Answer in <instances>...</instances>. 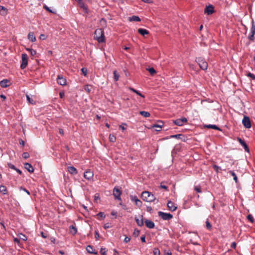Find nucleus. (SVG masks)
Returning <instances> with one entry per match:
<instances>
[{"label": "nucleus", "instance_id": "obj_12", "mask_svg": "<svg viewBox=\"0 0 255 255\" xmlns=\"http://www.w3.org/2000/svg\"><path fill=\"white\" fill-rule=\"evenodd\" d=\"M130 199L132 202H135L136 205L138 207H140L142 205V202L140 200H139L137 196H131Z\"/></svg>", "mask_w": 255, "mask_h": 255}, {"label": "nucleus", "instance_id": "obj_10", "mask_svg": "<svg viewBox=\"0 0 255 255\" xmlns=\"http://www.w3.org/2000/svg\"><path fill=\"white\" fill-rule=\"evenodd\" d=\"M214 12V7L212 4L207 6L205 9L204 12L207 15L212 14Z\"/></svg>", "mask_w": 255, "mask_h": 255}, {"label": "nucleus", "instance_id": "obj_40", "mask_svg": "<svg viewBox=\"0 0 255 255\" xmlns=\"http://www.w3.org/2000/svg\"><path fill=\"white\" fill-rule=\"evenodd\" d=\"M247 219L252 223L254 222V219L253 216L251 214H249L247 216Z\"/></svg>", "mask_w": 255, "mask_h": 255}, {"label": "nucleus", "instance_id": "obj_44", "mask_svg": "<svg viewBox=\"0 0 255 255\" xmlns=\"http://www.w3.org/2000/svg\"><path fill=\"white\" fill-rule=\"evenodd\" d=\"M29 156V153L28 152H25L22 153L23 158L26 159L28 158Z\"/></svg>", "mask_w": 255, "mask_h": 255}, {"label": "nucleus", "instance_id": "obj_2", "mask_svg": "<svg viewBox=\"0 0 255 255\" xmlns=\"http://www.w3.org/2000/svg\"><path fill=\"white\" fill-rule=\"evenodd\" d=\"M141 196L144 201L148 202H151L156 200V198L153 194L146 191L142 192Z\"/></svg>", "mask_w": 255, "mask_h": 255}, {"label": "nucleus", "instance_id": "obj_53", "mask_svg": "<svg viewBox=\"0 0 255 255\" xmlns=\"http://www.w3.org/2000/svg\"><path fill=\"white\" fill-rule=\"evenodd\" d=\"M20 190H22L23 191H24L25 192H26L28 195H30V192L28 190H27L25 188H23L22 187H21L20 188Z\"/></svg>", "mask_w": 255, "mask_h": 255}, {"label": "nucleus", "instance_id": "obj_36", "mask_svg": "<svg viewBox=\"0 0 255 255\" xmlns=\"http://www.w3.org/2000/svg\"><path fill=\"white\" fill-rule=\"evenodd\" d=\"M229 173L233 176L234 180L237 182L238 178H237V176L236 174H235V173L233 171H232V170H230L229 171Z\"/></svg>", "mask_w": 255, "mask_h": 255}, {"label": "nucleus", "instance_id": "obj_41", "mask_svg": "<svg viewBox=\"0 0 255 255\" xmlns=\"http://www.w3.org/2000/svg\"><path fill=\"white\" fill-rule=\"evenodd\" d=\"M19 239L24 241H25L27 240V237L24 235H23L22 234H20Z\"/></svg>", "mask_w": 255, "mask_h": 255}, {"label": "nucleus", "instance_id": "obj_20", "mask_svg": "<svg viewBox=\"0 0 255 255\" xmlns=\"http://www.w3.org/2000/svg\"><path fill=\"white\" fill-rule=\"evenodd\" d=\"M163 126V122L161 121H159L158 122V123L152 126V127L153 128H159V129H156V131H160V129Z\"/></svg>", "mask_w": 255, "mask_h": 255}, {"label": "nucleus", "instance_id": "obj_26", "mask_svg": "<svg viewBox=\"0 0 255 255\" xmlns=\"http://www.w3.org/2000/svg\"><path fill=\"white\" fill-rule=\"evenodd\" d=\"M0 192L3 195L7 194V190L6 187L4 185H0Z\"/></svg>", "mask_w": 255, "mask_h": 255}, {"label": "nucleus", "instance_id": "obj_30", "mask_svg": "<svg viewBox=\"0 0 255 255\" xmlns=\"http://www.w3.org/2000/svg\"><path fill=\"white\" fill-rule=\"evenodd\" d=\"M130 20L134 21H140V19L138 16L133 15L130 17Z\"/></svg>", "mask_w": 255, "mask_h": 255}, {"label": "nucleus", "instance_id": "obj_17", "mask_svg": "<svg viewBox=\"0 0 255 255\" xmlns=\"http://www.w3.org/2000/svg\"><path fill=\"white\" fill-rule=\"evenodd\" d=\"M24 168L30 173H32L34 171V169L30 163H25L24 164Z\"/></svg>", "mask_w": 255, "mask_h": 255}, {"label": "nucleus", "instance_id": "obj_48", "mask_svg": "<svg viewBox=\"0 0 255 255\" xmlns=\"http://www.w3.org/2000/svg\"><path fill=\"white\" fill-rule=\"evenodd\" d=\"M81 71H82V72L83 74L85 76H86V75H87V69L86 68H84V67L82 68L81 69Z\"/></svg>", "mask_w": 255, "mask_h": 255}, {"label": "nucleus", "instance_id": "obj_3", "mask_svg": "<svg viewBox=\"0 0 255 255\" xmlns=\"http://www.w3.org/2000/svg\"><path fill=\"white\" fill-rule=\"evenodd\" d=\"M196 61L198 64L201 69L203 70L207 69L208 63L204 59L201 57H198L196 58Z\"/></svg>", "mask_w": 255, "mask_h": 255}, {"label": "nucleus", "instance_id": "obj_45", "mask_svg": "<svg viewBox=\"0 0 255 255\" xmlns=\"http://www.w3.org/2000/svg\"><path fill=\"white\" fill-rule=\"evenodd\" d=\"M195 190L198 193H201L202 191L200 186H195L194 188Z\"/></svg>", "mask_w": 255, "mask_h": 255}, {"label": "nucleus", "instance_id": "obj_32", "mask_svg": "<svg viewBox=\"0 0 255 255\" xmlns=\"http://www.w3.org/2000/svg\"><path fill=\"white\" fill-rule=\"evenodd\" d=\"M26 50L28 51L33 56H34L36 54V51L34 49L31 48H26Z\"/></svg>", "mask_w": 255, "mask_h": 255}, {"label": "nucleus", "instance_id": "obj_13", "mask_svg": "<svg viewBox=\"0 0 255 255\" xmlns=\"http://www.w3.org/2000/svg\"><path fill=\"white\" fill-rule=\"evenodd\" d=\"M167 206L169 210L171 211H174L177 209V206H176L175 204L171 201H169L168 202Z\"/></svg>", "mask_w": 255, "mask_h": 255}, {"label": "nucleus", "instance_id": "obj_62", "mask_svg": "<svg viewBox=\"0 0 255 255\" xmlns=\"http://www.w3.org/2000/svg\"><path fill=\"white\" fill-rule=\"evenodd\" d=\"M103 250H105V249H101V251H100V253L102 255H106V252L104 251L103 252Z\"/></svg>", "mask_w": 255, "mask_h": 255}, {"label": "nucleus", "instance_id": "obj_21", "mask_svg": "<svg viewBox=\"0 0 255 255\" xmlns=\"http://www.w3.org/2000/svg\"><path fill=\"white\" fill-rule=\"evenodd\" d=\"M135 220L138 226L141 227L143 225V216L141 215L140 216V219L137 218L136 217L135 218Z\"/></svg>", "mask_w": 255, "mask_h": 255}, {"label": "nucleus", "instance_id": "obj_23", "mask_svg": "<svg viewBox=\"0 0 255 255\" xmlns=\"http://www.w3.org/2000/svg\"><path fill=\"white\" fill-rule=\"evenodd\" d=\"M86 250L87 252L89 253V254L94 255L97 254V252L94 251L92 246H91V245H88L87 246Z\"/></svg>", "mask_w": 255, "mask_h": 255}, {"label": "nucleus", "instance_id": "obj_39", "mask_svg": "<svg viewBox=\"0 0 255 255\" xmlns=\"http://www.w3.org/2000/svg\"><path fill=\"white\" fill-rule=\"evenodd\" d=\"M26 99L29 103L33 105L35 104L34 101L32 99H31L28 95H26Z\"/></svg>", "mask_w": 255, "mask_h": 255}, {"label": "nucleus", "instance_id": "obj_51", "mask_svg": "<svg viewBox=\"0 0 255 255\" xmlns=\"http://www.w3.org/2000/svg\"><path fill=\"white\" fill-rule=\"evenodd\" d=\"M97 216H100L101 218H105V215L103 212H100L97 214Z\"/></svg>", "mask_w": 255, "mask_h": 255}, {"label": "nucleus", "instance_id": "obj_27", "mask_svg": "<svg viewBox=\"0 0 255 255\" xmlns=\"http://www.w3.org/2000/svg\"><path fill=\"white\" fill-rule=\"evenodd\" d=\"M129 90L131 91H132L133 92L136 93L137 95H139L142 98H144V96L142 95L141 93H140L139 91H137L136 90L134 89L133 88L129 87Z\"/></svg>", "mask_w": 255, "mask_h": 255}, {"label": "nucleus", "instance_id": "obj_6", "mask_svg": "<svg viewBox=\"0 0 255 255\" xmlns=\"http://www.w3.org/2000/svg\"><path fill=\"white\" fill-rule=\"evenodd\" d=\"M22 63L20 65L21 69H24L27 65L28 64V57L26 54H22Z\"/></svg>", "mask_w": 255, "mask_h": 255}, {"label": "nucleus", "instance_id": "obj_9", "mask_svg": "<svg viewBox=\"0 0 255 255\" xmlns=\"http://www.w3.org/2000/svg\"><path fill=\"white\" fill-rule=\"evenodd\" d=\"M255 24L254 22L252 23V27L251 28L250 34L249 35V39L251 41H254L255 39Z\"/></svg>", "mask_w": 255, "mask_h": 255}, {"label": "nucleus", "instance_id": "obj_55", "mask_svg": "<svg viewBox=\"0 0 255 255\" xmlns=\"http://www.w3.org/2000/svg\"><path fill=\"white\" fill-rule=\"evenodd\" d=\"M41 235L44 239H45V238H46L47 237V233H44L43 232H41Z\"/></svg>", "mask_w": 255, "mask_h": 255}, {"label": "nucleus", "instance_id": "obj_54", "mask_svg": "<svg viewBox=\"0 0 255 255\" xmlns=\"http://www.w3.org/2000/svg\"><path fill=\"white\" fill-rule=\"evenodd\" d=\"M130 238H129L128 237H126V238L124 239V242L126 243H128L130 241Z\"/></svg>", "mask_w": 255, "mask_h": 255}, {"label": "nucleus", "instance_id": "obj_64", "mask_svg": "<svg viewBox=\"0 0 255 255\" xmlns=\"http://www.w3.org/2000/svg\"><path fill=\"white\" fill-rule=\"evenodd\" d=\"M85 90L87 91L88 92H90L91 90L89 89V86L88 85H87L85 88Z\"/></svg>", "mask_w": 255, "mask_h": 255}, {"label": "nucleus", "instance_id": "obj_43", "mask_svg": "<svg viewBox=\"0 0 255 255\" xmlns=\"http://www.w3.org/2000/svg\"><path fill=\"white\" fill-rule=\"evenodd\" d=\"M139 234V230H138V229H135L134 230V231L133 233V235L134 237H137L138 236Z\"/></svg>", "mask_w": 255, "mask_h": 255}, {"label": "nucleus", "instance_id": "obj_24", "mask_svg": "<svg viewBox=\"0 0 255 255\" xmlns=\"http://www.w3.org/2000/svg\"><path fill=\"white\" fill-rule=\"evenodd\" d=\"M9 81L6 79H3L0 82V85L2 88H6L8 86L7 83Z\"/></svg>", "mask_w": 255, "mask_h": 255}, {"label": "nucleus", "instance_id": "obj_58", "mask_svg": "<svg viewBox=\"0 0 255 255\" xmlns=\"http://www.w3.org/2000/svg\"><path fill=\"white\" fill-rule=\"evenodd\" d=\"M237 244L235 242H233L231 245V247L233 249H236Z\"/></svg>", "mask_w": 255, "mask_h": 255}, {"label": "nucleus", "instance_id": "obj_22", "mask_svg": "<svg viewBox=\"0 0 255 255\" xmlns=\"http://www.w3.org/2000/svg\"><path fill=\"white\" fill-rule=\"evenodd\" d=\"M27 38L30 41L32 42H35L36 41V38L34 35L33 32H29L27 35Z\"/></svg>", "mask_w": 255, "mask_h": 255}, {"label": "nucleus", "instance_id": "obj_46", "mask_svg": "<svg viewBox=\"0 0 255 255\" xmlns=\"http://www.w3.org/2000/svg\"><path fill=\"white\" fill-rule=\"evenodd\" d=\"M7 166H8V168H9L10 169H12L13 170H15L16 169L15 166L14 165L12 164L11 163H8Z\"/></svg>", "mask_w": 255, "mask_h": 255}, {"label": "nucleus", "instance_id": "obj_63", "mask_svg": "<svg viewBox=\"0 0 255 255\" xmlns=\"http://www.w3.org/2000/svg\"><path fill=\"white\" fill-rule=\"evenodd\" d=\"M111 215L112 216H115V218H117V212L114 211H113L112 212H111Z\"/></svg>", "mask_w": 255, "mask_h": 255}, {"label": "nucleus", "instance_id": "obj_31", "mask_svg": "<svg viewBox=\"0 0 255 255\" xmlns=\"http://www.w3.org/2000/svg\"><path fill=\"white\" fill-rule=\"evenodd\" d=\"M109 140L112 142H115L116 140V136L114 134H110L109 135Z\"/></svg>", "mask_w": 255, "mask_h": 255}, {"label": "nucleus", "instance_id": "obj_8", "mask_svg": "<svg viewBox=\"0 0 255 255\" xmlns=\"http://www.w3.org/2000/svg\"><path fill=\"white\" fill-rule=\"evenodd\" d=\"M242 123L244 126L247 128H249L251 127V121L248 117L245 116L244 117L242 120Z\"/></svg>", "mask_w": 255, "mask_h": 255}, {"label": "nucleus", "instance_id": "obj_18", "mask_svg": "<svg viewBox=\"0 0 255 255\" xmlns=\"http://www.w3.org/2000/svg\"><path fill=\"white\" fill-rule=\"evenodd\" d=\"M67 171L72 175H76L77 174V170L74 166L68 167Z\"/></svg>", "mask_w": 255, "mask_h": 255}, {"label": "nucleus", "instance_id": "obj_5", "mask_svg": "<svg viewBox=\"0 0 255 255\" xmlns=\"http://www.w3.org/2000/svg\"><path fill=\"white\" fill-rule=\"evenodd\" d=\"M158 215L163 220H169L173 218V215L170 213H164L162 211H159Z\"/></svg>", "mask_w": 255, "mask_h": 255}, {"label": "nucleus", "instance_id": "obj_25", "mask_svg": "<svg viewBox=\"0 0 255 255\" xmlns=\"http://www.w3.org/2000/svg\"><path fill=\"white\" fill-rule=\"evenodd\" d=\"M138 32L143 36H144L145 35L148 34L149 33V32L147 30L143 28H139L138 29Z\"/></svg>", "mask_w": 255, "mask_h": 255}, {"label": "nucleus", "instance_id": "obj_28", "mask_svg": "<svg viewBox=\"0 0 255 255\" xmlns=\"http://www.w3.org/2000/svg\"><path fill=\"white\" fill-rule=\"evenodd\" d=\"M139 114L145 118L149 117L150 116V114L149 112L146 111H140L139 112Z\"/></svg>", "mask_w": 255, "mask_h": 255}, {"label": "nucleus", "instance_id": "obj_37", "mask_svg": "<svg viewBox=\"0 0 255 255\" xmlns=\"http://www.w3.org/2000/svg\"><path fill=\"white\" fill-rule=\"evenodd\" d=\"M206 228L208 230H211L212 226L211 224L210 223V222L208 219L206 221Z\"/></svg>", "mask_w": 255, "mask_h": 255}, {"label": "nucleus", "instance_id": "obj_33", "mask_svg": "<svg viewBox=\"0 0 255 255\" xmlns=\"http://www.w3.org/2000/svg\"><path fill=\"white\" fill-rule=\"evenodd\" d=\"M114 76L115 80L116 81H118L120 77V75L116 70H115L114 71Z\"/></svg>", "mask_w": 255, "mask_h": 255}, {"label": "nucleus", "instance_id": "obj_4", "mask_svg": "<svg viewBox=\"0 0 255 255\" xmlns=\"http://www.w3.org/2000/svg\"><path fill=\"white\" fill-rule=\"evenodd\" d=\"M122 193L121 188L118 186L115 187L113 189V195L115 197V199L121 201V195Z\"/></svg>", "mask_w": 255, "mask_h": 255}, {"label": "nucleus", "instance_id": "obj_1", "mask_svg": "<svg viewBox=\"0 0 255 255\" xmlns=\"http://www.w3.org/2000/svg\"><path fill=\"white\" fill-rule=\"evenodd\" d=\"M94 39L99 43L105 42V35L103 30L102 28L97 29L94 32Z\"/></svg>", "mask_w": 255, "mask_h": 255}, {"label": "nucleus", "instance_id": "obj_52", "mask_svg": "<svg viewBox=\"0 0 255 255\" xmlns=\"http://www.w3.org/2000/svg\"><path fill=\"white\" fill-rule=\"evenodd\" d=\"M95 238H96V239L97 240H99V238L100 237V235L98 233V231H95Z\"/></svg>", "mask_w": 255, "mask_h": 255}, {"label": "nucleus", "instance_id": "obj_59", "mask_svg": "<svg viewBox=\"0 0 255 255\" xmlns=\"http://www.w3.org/2000/svg\"><path fill=\"white\" fill-rule=\"evenodd\" d=\"M141 241L143 243H145V235H143L141 237Z\"/></svg>", "mask_w": 255, "mask_h": 255}, {"label": "nucleus", "instance_id": "obj_35", "mask_svg": "<svg viewBox=\"0 0 255 255\" xmlns=\"http://www.w3.org/2000/svg\"><path fill=\"white\" fill-rule=\"evenodd\" d=\"M237 140L239 142V143L244 147V146H245V145L247 144V143H246V142L243 140L242 138H241L240 137H237Z\"/></svg>", "mask_w": 255, "mask_h": 255}, {"label": "nucleus", "instance_id": "obj_16", "mask_svg": "<svg viewBox=\"0 0 255 255\" xmlns=\"http://www.w3.org/2000/svg\"><path fill=\"white\" fill-rule=\"evenodd\" d=\"M79 5H80V8H82L84 12L85 13H88V7L85 4V3H84V2L82 1V0L81 1H80L79 2H78Z\"/></svg>", "mask_w": 255, "mask_h": 255}, {"label": "nucleus", "instance_id": "obj_47", "mask_svg": "<svg viewBox=\"0 0 255 255\" xmlns=\"http://www.w3.org/2000/svg\"><path fill=\"white\" fill-rule=\"evenodd\" d=\"M104 227L105 229H108L111 228L112 226L111 225V224L110 223H107L104 225Z\"/></svg>", "mask_w": 255, "mask_h": 255}, {"label": "nucleus", "instance_id": "obj_19", "mask_svg": "<svg viewBox=\"0 0 255 255\" xmlns=\"http://www.w3.org/2000/svg\"><path fill=\"white\" fill-rule=\"evenodd\" d=\"M69 231L72 235H75L77 232V229L76 226L74 225H71L69 227Z\"/></svg>", "mask_w": 255, "mask_h": 255}, {"label": "nucleus", "instance_id": "obj_56", "mask_svg": "<svg viewBox=\"0 0 255 255\" xmlns=\"http://www.w3.org/2000/svg\"><path fill=\"white\" fill-rule=\"evenodd\" d=\"M46 37L45 35L43 34H40L39 36V38L42 40H44L46 39Z\"/></svg>", "mask_w": 255, "mask_h": 255}, {"label": "nucleus", "instance_id": "obj_49", "mask_svg": "<svg viewBox=\"0 0 255 255\" xmlns=\"http://www.w3.org/2000/svg\"><path fill=\"white\" fill-rule=\"evenodd\" d=\"M213 167L214 169L217 172H218L219 170L221 169L220 167H219L216 165H214L213 166Z\"/></svg>", "mask_w": 255, "mask_h": 255}, {"label": "nucleus", "instance_id": "obj_15", "mask_svg": "<svg viewBox=\"0 0 255 255\" xmlns=\"http://www.w3.org/2000/svg\"><path fill=\"white\" fill-rule=\"evenodd\" d=\"M144 222L147 228L149 229H153L154 228L155 224L153 222L146 219L145 220Z\"/></svg>", "mask_w": 255, "mask_h": 255}, {"label": "nucleus", "instance_id": "obj_7", "mask_svg": "<svg viewBox=\"0 0 255 255\" xmlns=\"http://www.w3.org/2000/svg\"><path fill=\"white\" fill-rule=\"evenodd\" d=\"M187 122V119L183 117L180 119H178L176 120H175L173 121V123L178 126H182L184 125L185 123H186Z\"/></svg>", "mask_w": 255, "mask_h": 255}, {"label": "nucleus", "instance_id": "obj_57", "mask_svg": "<svg viewBox=\"0 0 255 255\" xmlns=\"http://www.w3.org/2000/svg\"><path fill=\"white\" fill-rule=\"evenodd\" d=\"M160 187V188H163V189H165L166 190H167V189H168L166 185H163L162 184V183H161Z\"/></svg>", "mask_w": 255, "mask_h": 255}, {"label": "nucleus", "instance_id": "obj_14", "mask_svg": "<svg viewBox=\"0 0 255 255\" xmlns=\"http://www.w3.org/2000/svg\"><path fill=\"white\" fill-rule=\"evenodd\" d=\"M94 176V174L90 170H88L84 173V177L88 180L91 179Z\"/></svg>", "mask_w": 255, "mask_h": 255}, {"label": "nucleus", "instance_id": "obj_42", "mask_svg": "<svg viewBox=\"0 0 255 255\" xmlns=\"http://www.w3.org/2000/svg\"><path fill=\"white\" fill-rule=\"evenodd\" d=\"M43 8L47 10L48 11L51 13H54L49 7H48L46 4H44Z\"/></svg>", "mask_w": 255, "mask_h": 255}, {"label": "nucleus", "instance_id": "obj_60", "mask_svg": "<svg viewBox=\"0 0 255 255\" xmlns=\"http://www.w3.org/2000/svg\"><path fill=\"white\" fill-rule=\"evenodd\" d=\"M248 76L249 77H252L253 79H255V75H254L253 74H252L251 73H249L248 74Z\"/></svg>", "mask_w": 255, "mask_h": 255}, {"label": "nucleus", "instance_id": "obj_38", "mask_svg": "<svg viewBox=\"0 0 255 255\" xmlns=\"http://www.w3.org/2000/svg\"><path fill=\"white\" fill-rule=\"evenodd\" d=\"M154 255H160V252L158 248H154L153 251Z\"/></svg>", "mask_w": 255, "mask_h": 255}, {"label": "nucleus", "instance_id": "obj_29", "mask_svg": "<svg viewBox=\"0 0 255 255\" xmlns=\"http://www.w3.org/2000/svg\"><path fill=\"white\" fill-rule=\"evenodd\" d=\"M206 127L208 128H212V129L220 130V128L219 127H218L215 125H210V124L206 126Z\"/></svg>", "mask_w": 255, "mask_h": 255}, {"label": "nucleus", "instance_id": "obj_11", "mask_svg": "<svg viewBox=\"0 0 255 255\" xmlns=\"http://www.w3.org/2000/svg\"><path fill=\"white\" fill-rule=\"evenodd\" d=\"M57 81L58 84L64 86L66 84V80L62 75H59L57 76Z\"/></svg>", "mask_w": 255, "mask_h": 255}, {"label": "nucleus", "instance_id": "obj_50", "mask_svg": "<svg viewBox=\"0 0 255 255\" xmlns=\"http://www.w3.org/2000/svg\"><path fill=\"white\" fill-rule=\"evenodd\" d=\"M182 134H174V135H172L170 136V137L171 138H179L180 136H181Z\"/></svg>", "mask_w": 255, "mask_h": 255}, {"label": "nucleus", "instance_id": "obj_34", "mask_svg": "<svg viewBox=\"0 0 255 255\" xmlns=\"http://www.w3.org/2000/svg\"><path fill=\"white\" fill-rule=\"evenodd\" d=\"M147 70L148 71L151 75H153L156 72L155 70L153 67L149 68L147 69Z\"/></svg>", "mask_w": 255, "mask_h": 255}, {"label": "nucleus", "instance_id": "obj_61", "mask_svg": "<svg viewBox=\"0 0 255 255\" xmlns=\"http://www.w3.org/2000/svg\"><path fill=\"white\" fill-rule=\"evenodd\" d=\"M244 148L245 149V151L246 152H249V148L247 145V144L245 145V146H244Z\"/></svg>", "mask_w": 255, "mask_h": 255}]
</instances>
